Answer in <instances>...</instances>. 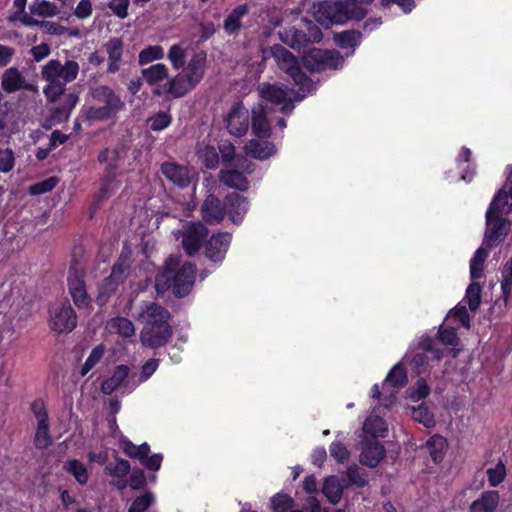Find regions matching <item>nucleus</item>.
<instances>
[{"label": "nucleus", "instance_id": "8", "mask_svg": "<svg viewBox=\"0 0 512 512\" xmlns=\"http://www.w3.org/2000/svg\"><path fill=\"white\" fill-rule=\"evenodd\" d=\"M343 63L344 58L337 50L312 48L302 56V64L310 72L337 70Z\"/></svg>", "mask_w": 512, "mask_h": 512}, {"label": "nucleus", "instance_id": "20", "mask_svg": "<svg viewBox=\"0 0 512 512\" xmlns=\"http://www.w3.org/2000/svg\"><path fill=\"white\" fill-rule=\"evenodd\" d=\"M249 13L248 4L234 7L223 21V30L228 36H237L243 27V18Z\"/></svg>", "mask_w": 512, "mask_h": 512}, {"label": "nucleus", "instance_id": "3", "mask_svg": "<svg viewBox=\"0 0 512 512\" xmlns=\"http://www.w3.org/2000/svg\"><path fill=\"white\" fill-rule=\"evenodd\" d=\"M79 69V64L74 60L62 64L58 59H51L42 67L41 78L47 82L43 87L47 102L55 103L64 95L66 85L77 78Z\"/></svg>", "mask_w": 512, "mask_h": 512}, {"label": "nucleus", "instance_id": "28", "mask_svg": "<svg viewBox=\"0 0 512 512\" xmlns=\"http://www.w3.org/2000/svg\"><path fill=\"white\" fill-rule=\"evenodd\" d=\"M499 501L500 495L498 491H484L480 498L471 503L470 512H495Z\"/></svg>", "mask_w": 512, "mask_h": 512}, {"label": "nucleus", "instance_id": "42", "mask_svg": "<svg viewBox=\"0 0 512 512\" xmlns=\"http://www.w3.org/2000/svg\"><path fill=\"white\" fill-rule=\"evenodd\" d=\"M109 326L117 334L124 338H130L135 334V327L133 322L126 317H115L109 322Z\"/></svg>", "mask_w": 512, "mask_h": 512}, {"label": "nucleus", "instance_id": "56", "mask_svg": "<svg viewBox=\"0 0 512 512\" xmlns=\"http://www.w3.org/2000/svg\"><path fill=\"white\" fill-rule=\"evenodd\" d=\"M487 476L491 487L500 485L506 477V467L504 463L499 460L494 468L487 469Z\"/></svg>", "mask_w": 512, "mask_h": 512}, {"label": "nucleus", "instance_id": "30", "mask_svg": "<svg viewBox=\"0 0 512 512\" xmlns=\"http://www.w3.org/2000/svg\"><path fill=\"white\" fill-rule=\"evenodd\" d=\"M195 87L182 73H179L168 81L165 92L173 98H182Z\"/></svg>", "mask_w": 512, "mask_h": 512}, {"label": "nucleus", "instance_id": "45", "mask_svg": "<svg viewBox=\"0 0 512 512\" xmlns=\"http://www.w3.org/2000/svg\"><path fill=\"white\" fill-rule=\"evenodd\" d=\"M172 123V116L168 111H159L147 119V125L152 131H162Z\"/></svg>", "mask_w": 512, "mask_h": 512}, {"label": "nucleus", "instance_id": "60", "mask_svg": "<svg viewBox=\"0 0 512 512\" xmlns=\"http://www.w3.org/2000/svg\"><path fill=\"white\" fill-rule=\"evenodd\" d=\"M438 339L444 345L456 346L459 342L457 329L450 326H442L438 331Z\"/></svg>", "mask_w": 512, "mask_h": 512}, {"label": "nucleus", "instance_id": "26", "mask_svg": "<svg viewBox=\"0 0 512 512\" xmlns=\"http://www.w3.org/2000/svg\"><path fill=\"white\" fill-rule=\"evenodd\" d=\"M246 153L252 158L264 161L273 156L277 149L270 141L251 139L245 146Z\"/></svg>", "mask_w": 512, "mask_h": 512}, {"label": "nucleus", "instance_id": "48", "mask_svg": "<svg viewBox=\"0 0 512 512\" xmlns=\"http://www.w3.org/2000/svg\"><path fill=\"white\" fill-rule=\"evenodd\" d=\"M294 506L293 498L286 493H277L271 498L273 512H288Z\"/></svg>", "mask_w": 512, "mask_h": 512}, {"label": "nucleus", "instance_id": "59", "mask_svg": "<svg viewBox=\"0 0 512 512\" xmlns=\"http://www.w3.org/2000/svg\"><path fill=\"white\" fill-rule=\"evenodd\" d=\"M168 59L170 60L173 68L175 70H179L185 64V50L180 44L172 45L168 52Z\"/></svg>", "mask_w": 512, "mask_h": 512}, {"label": "nucleus", "instance_id": "49", "mask_svg": "<svg viewBox=\"0 0 512 512\" xmlns=\"http://www.w3.org/2000/svg\"><path fill=\"white\" fill-rule=\"evenodd\" d=\"M481 285L475 280H472V282L469 284V286L466 289V295L465 298L467 299V303L469 306V309L471 311H476L480 304H481Z\"/></svg>", "mask_w": 512, "mask_h": 512}, {"label": "nucleus", "instance_id": "31", "mask_svg": "<svg viewBox=\"0 0 512 512\" xmlns=\"http://www.w3.org/2000/svg\"><path fill=\"white\" fill-rule=\"evenodd\" d=\"M344 487L355 485L363 488L368 485L367 473L356 464L350 465L342 475Z\"/></svg>", "mask_w": 512, "mask_h": 512}, {"label": "nucleus", "instance_id": "6", "mask_svg": "<svg viewBox=\"0 0 512 512\" xmlns=\"http://www.w3.org/2000/svg\"><path fill=\"white\" fill-rule=\"evenodd\" d=\"M271 55L278 68L289 75L294 85L298 87L301 92L299 99L305 98L315 88L313 81L302 71L297 57L287 48L280 44H274L271 47Z\"/></svg>", "mask_w": 512, "mask_h": 512}, {"label": "nucleus", "instance_id": "27", "mask_svg": "<svg viewBox=\"0 0 512 512\" xmlns=\"http://www.w3.org/2000/svg\"><path fill=\"white\" fill-rule=\"evenodd\" d=\"M257 90L263 100L277 105L284 103L288 95L286 87L271 83H262Z\"/></svg>", "mask_w": 512, "mask_h": 512}, {"label": "nucleus", "instance_id": "43", "mask_svg": "<svg viewBox=\"0 0 512 512\" xmlns=\"http://www.w3.org/2000/svg\"><path fill=\"white\" fill-rule=\"evenodd\" d=\"M385 381L395 388L405 387L408 383L405 367L401 363L395 364L388 372Z\"/></svg>", "mask_w": 512, "mask_h": 512}, {"label": "nucleus", "instance_id": "39", "mask_svg": "<svg viewBox=\"0 0 512 512\" xmlns=\"http://www.w3.org/2000/svg\"><path fill=\"white\" fill-rule=\"evenodd\" d=\"M53 443L50 435V423L37 424L33 438L34 446L39 450L47 449Z\"/></svg>", "mask_w": 512, "mask_h": 512}, {"label": "nucleus", "instance_id": "15", "mask_svg": "<svg viewBox=\"0 0 512 512\" xmlns=\"http://www.w3.org/2000/svg\"><path fill=\"white\" fill-rule=\"evenodd\" d=\"M78 102L79 95L76 92L66 94L61 105L50 109V114L45 119L44 127L48 129L67 122Z\"/></svg>", "mask_w": 512, "mask_h": 512}, {"label": "nucleus", "instance_id": "11", "mask_svg": "<svg viewBox=\"0 0 512 512\" xmlns=\"http://www.w3.org/2000/svg\"><path fill=\"white\" fill-rule=\"evenodd\" d=\"M208 228L201 222L188 221L182 227V247L186 255H196L208 237Z\"/></svg>", "mask_w": 512, "mask_h": 512}, {"label": "nucleus", "instance_id": "55", "mask_svg": "<svg viewBox=\"0 0 512 512\" xmlns=\"http://www.w3.org/2000/svg\"><path fill=\"white\" fill-rule=\"evenodd\" d=\"M105 470L110 476L122 479L130 472L131 466L128 460L117 457L115 465H108Z\"/></svg>", "mask_w": 512, "mask_h": 512}, {"label": "nucleus", "instance_id": "61", "mask_svg": "<svg viewBox=\"0 0 512 512\" xmlns=\"http://www.w3.org/2000/svg\"><path fill=\"white\" fill-rule=\"evenodd\" d=\"M30 411L37 419V424L49 423V415L43 399L34 400L30 404Z\"/></svg>", "mask_w": 512, "mask_h": 512}, {"label": "nucleus", "instance_id": "12", "mask_svg": "<svg viewBox=\"0 0 512 512\" xmlns=\"http://www.w3.org/2000/svg\"><path fill=\"white\" fill-rule=\"evenodd\" d=\"M67 284L74 304L79 309L87 308L91 300L86 290L85 273L72 265L68 271Z\"/></svg>", "mask_w": 512, "mask_h": 512}, {"label": "nucleus", "instance_id": "32", "mask_svg": "<svg viewBox=\"0 0 512 512\" xmlns=\"http://www.w3.org/2000/svg\"><path fill=\"white\" fill-rule=\"evenodd\" d=\"M141 76L149 86H155L168 78V68L163 63H157L141 70Z\"/></svg>", "mask_w": 512, "mask_h": 512}, {"label": "nucleus", "instance_id": "29", "mask_svg": "<svg viewBox=\"0 0 512 512\" xmlns=\"http://www.w3.org/2000/svg\"><path fill=\"white\" fill-rule=\"evenodd\" d=\"M130 369L127 365H117L111 377L105 379L101 384L103 394L111 395L115 392L127 379Z\"/></svg>", "mask_w": 512, "mask_h": 512}, {"label": "nucleus", "instance_id": "14", "mask_svg": "<svg viewBox=\"0 0 512 512\" xmlns=\"http://www.w3.org/2000/svg\"><path fill=\"white\" fill-rule=\"evenodd\" d=\"M225 121L227 130L231 135L242 137L249 128L248 110L242 102H237L231 107Z\"/></svg>", "mask_w": 512, "mask_h": 512}, {"label": "nucleus", "instance_id": "53", "mask_svg": "<svg viewBox=\"0 0 512 512\" xmlns=\"http://www.w3.org/2000/svg\"><path fill=\"white\" fill-rule=\"evenodd\" d=\"M154 503V495L151 491H145L142 495L137 496L130 507L128 512H145Z\"/></svg>", "mask_w": 512, "mask_h": 512}, {"label": "nucleus", "instance_id": "34", "mask_svg": "<svg viewBox=\"0 0 512 512\" xmlns=\"http://www.w3.org/2000/svg\"><path fill=\"white\" fill-rule=\"evenodd\" d=\"M362 34L358 30H345L334 34L335 44L342 49H354L361 43Z\"/></svg>", "mask_w": 512, "mask_h": 512}, {"label": "nucleus", "instance_id": "44", "mask_svg": "<svg viewBox=\"0 0 512 512\" xmlns=\"http://www.w3.org/2000/svg\"><path fill=\"white\" fill-rule=\"evenodd\" d=\"M164 58V49L160 45H150L140 51L138 64L144 66L156 60Z\"/></svg>", "mask_w": 512, "mask_h": 512}, {"label": "nucleus", "instance_id": "50", "mask_svg": "<svg viewBox=\"0 0 512 512\" xmlns=\"http://www.w3.org/2000/svg\"><path fill=\"white\" fill-rule=\"evenodd\" d=\"M217 151L221 154L222 162L225 168L234 166L238 155H236L235 146L231 142L224 141L223 143L219 144Z\"/></svg>", "mask_w": 512, "mask_h": 512}, {"label": "nucleus", "instance_id": "54", "mask_svg": "<svg viewBox=\"0 0 512 512\" xmlns=\"http://www.w3.org/2000/svg\"><path fill=\"white\" fill-rule=\"evenodd\" d=\"M408 391L411 401L417 402L425 399L430 394V386L424 378H419Z\"/></svg>", "mask_w": 512, "mask_h": 512}, {"label": "nucleus", "instance_id": "64", "mask_svg": "<svg viewBox=\"0 0 512 512\" xmlns=\"http://www.w3.org/2000/svg\"><path fill=\"white\" fill-rule=\"evenodd\" d=\"M130 265L127 259L120 257L112 266L111 269V278H115L120 280L122 283L126 279L129 274Z\"/></svg>", "mask_w": 512, "mask_h": 512}, {"label": "nucleus", "instance_id": "21", "mask_svg": "<svg viewBox=\"0 0 512 512\" xmlns=\"http://www.w3.org/2000/svg\"><path fill=\"white\" fill-rule=\"evenodd\" d=\"M386 449L379 441L366 443L360 454V463L369 468H375L385 457Z\"/></svg>", "mask_w": 512, "mask_h": 512}, {"label": "nucleus", "instance_id": "38", "mask_svg": "<svg viewBox=\"0 0 512 512\" xmlns=\"http://www.w3.org/2000/svg\"><path fill=\"white\" fill-rule=\"evenodd\" d=\"M30 13L39 17H53L58 13L57 5L47 0H33L29 6Z\"/></svg>", "mask_w": 512, "mask_h": 512}, {"label": "nucleus", "instance_id": "18", "mask_svg": "<svg viewBox=\"0 0 512 512\" xmlns=\"http://www.w3.org/2000/svg\"><path fill=\"white\" fill-rule=\"evenodd\" d=\"M207 54L204 50L194 53L190 58L184 73H182L194 86H197L205 75Z\"/></svg>", "mask_w": 512, "mask_h": 512}, {"label": "nucleus", "instance_id": "62", "mask_svg": "<svg viewBox=\"0 0 512 512\" xmlns=\"http://www.w3.org/2000/svg\"><path fill=\"white\" fill-rule=\"evenodd\" d=\"M116 179H117V177L103 173V175L100 178V186H99V191L97 193L98 200L106 199L110 196V194L114 188Z\"/></svg>", "mask_w": 512, "mask_h": 512}, {"label": "nucleus", "instance_id": "16", "mask_svg": "<svg viewBox=\"0 0 512 512\" xmlns=\"http://www.w3.org/2000/svg\"><path fill=\"white\" fill-rule=\"evenodd\" d=\"M202 219L210 225L219 224L225 217V204L215 196L209 194L201 205Z\"/></svg>", "mask_w": 512, "mask_h": 512}, {"label": "nucleus", "instance_id": "23", "mask_svg": "<svg viewBox=\"0 0 512 512\" xmlns=\"http://www.w3.org/2000/svg\"><path fill=\"white\" fill-rule=\"evenodd\" d=\"M251 127L253 134L260 139H267L271 136V126L263 106L259 105L253 108Z\"/></svg>", "mask_w": 512, "mask_h": 512}, {"label": "nucleus", "instance_id": "58", "mask_svg": "<svg viewBox=\"0 0 512 512\" xmlns=\"http://www.w3.org/2000/svg\"><path fill=\"white\" fill-rule=\"evenodd\" d=\"M21 23L25 26H37L41 28H45L46 32L49 34H55L57 33V28L59 27L58 24L45 21V20H37L31 17L30 15H22L21 17Z\"/></svg>", "mask_w": 512, "mask_h": 512}, {"label": "nucleus", "instance_id": "4", "mask_svg": "<svg viewBox=\"0 0 512 512\" xmlns=\"http://www.w3.org/2000/svg\"><path fill=\"white\" fill-rule=\"evenodd\" d=\"M91 96L102 106L83 107L81 112L88 121H107L113 120L117 114L125 110V102L108 85H99L92 89Z\"/></svg>", "mask_w": 512, "mask_h": 512}, {"label": "nucleus", "instance_id": "2", "mask_svg": "<svg viewBox=\"0 0 512 512\" xmlns=\"http://www.w3.org/2000/svg\"><path fill=\"white\" fill-rule=\"evenodd\" d=\"M374 0H325L318 4L314 12V19L322 27L328 29L334 24H344L348 21L363 20L368 10L365 5H369Z\"/></svg>", "mask_w": 512, "mask_h": 512}, {"label": "nucleus", "instance_id": "5", "mask_svg": "<svg viewBox=\"0 0 512 512\" xmlns=\"http://www.w3.org/2000/svg\"><path fill=\"white\" fill-rule=\"evenodd\" d=\"M196 266L191 262H185L179 269L174 270L166 263L165 269L157 274L155 286L157 291L164 292L172 289L178 298L187 296L195 282Z\"/></svg>", "mask_w": 512, "mask_h": 512}, {"label": "nucleus", "instance_id": "47", "mask_svg": "<svg viewBox=\"0 0 512 512\" xmlns=\"http://www.w3.org/2000/svg\"><path fill=\"white\" fill-rule=\"evenodd\" d=\"M104 353L105 348L102 344L94 347L81 367V376H86L89 373V371L92 370L100 362V360L104 356Z\"/></svg>", "mask_w": 512, "mask_h": 512}, {"label": "nucleus", "instance_id": "40", "mask_svg": "<svg viewBox=\"0 0 512 512\" xmlns=\"http://www.w3.org/2000/svg\"><path fill=\"white\" fill-rule=\"evenodd\" d=\"M501 293L505 303L512 294V257L508 259L501 269Z\"/></svg>", "mask_w": 512, "mask_h": 512}, {"label": "nucleus", "instance_id": "36", "mask_svg": "<svg viewBox=\"0 0 512 512\" xmlns=\"http://www.w3.org/2000/svg\"><path fill=\"white\" fill-rule=\"evenodd\" d=\"M345 488L346 487H344V483L342 481L340 482L336 477H329L324 482L323 494L331 504H337L340 501Z\"/></svg>", "mask_w": 512, "mask_h": 512}, {"label": "nucleus", "instance_id": "1", "mask_svg": "<svg viewBox=\"0 0 512 512\" xmlns=\"http://www.w3.org/2000/svg\"><path fill=\"white\" fill-rule=\"evenodd\" d=\"M170 313L155 302L145 306L139 314V320L144 323L140 333V341L144 347L156 349L165 346L173 335L168 320Z\"/></svg>", "mask_w": 512, "mask_h": 512}, {"label": "nucleus", "instance_id": "22", "mask_svg": "<svg viewBox=\"0 0 512 512\" xmlns=\"http://www.w3.org/2000/svg\"><path fill=\"white\" fill-rule=\"evenodd\" d=\"M1 87L6 93H14L21 89H29L25 78L16 67L6 69L1 78Z\"/></svg>", "mask_w": 512, "mask_h": 512}, {"label": "nucleus", "instance_id": "9", "mask_svg": "<svg viewBox=\"0 0 512 512\" xmlns=\"http://www.w3.org/2000/svg\"><path fill=\"white\" fill-rule=\"evenodd\" d=\"M49 326L52 331L66 334L77 326V315L68 299L55 302L49 307Z\"/></svg>", "mask_w": 512, "mask_h": 512}, {"label": "nucleus", "instance_id": "37", "mask_svg": "<svg viewBox=\"0 0 512 512\" xmlns=\"http://www.w3.org/2000/svg\"><path fill=\"white\" fill-rule=\"evenodd\" d=\"M64 469L67 473L71 474L80 485L87 484L89 474L86 466L80 460H68L65 463Z\"/></svg>", "mask_w": 512, "mask_h": 512}, {"label": "nucleus", "instance_id": "13", "mask_svg": "<svg viewBox=\"0 0 512 512\" xmlns=\"http://www.w3.org/2000/svg\"><path fill=\"white\" fill-rule=\"evenodd\" d=\"M232 241L229 232L213 233L205 242V256L214 264H221Z\"/></svg>", "mask_w": 512, "mask_h": 512}, {"label": "nucleus", "instance_id": "17", "mask_svg": "<svg viewBox=\"0 0 512 512\" xmlns=\"http://www.w3.org/2000/svg\"><path fill=\"white\" fill-rule=\"evenodd\" d=\"M225 212L234 224H240L248 210L247 197L236 192L229 193L224 200Z\"/></svg>", "mask_w": 512, "mask_h": 512}, {"label": "nucleus", "instance_id": "19", "mask_svg": "<svg viewBox=\"0 0 512 512\" xmlns=\"http://www.w3.org/2000/svg\"><path fill=\"white\" fill-rule=\"evenodd\" d=\"M161 172L167 180L180 188H185L191 183L189 169L174 162H165L161 165Z\"/></svg>", "mask_w": 512, "mask_h": 512}, {"label": "nucleus", "instance_id": "7", "mask_svg": "<svg viewBox=\"0 0 512 512\" xmlns=\"http://www.w3.org/2000/svg\"><path fill=\"white\" fill-rule=\"evenodd\" d=\"M279 37L283 43L294 50L300 51L320 42L323 33L313 20L302 18L298 25L287 27L279 32Z\"/></svg>", "mask_w": 512, "mask_h": 512}, {"label": "nucleus", "instance_id": "51", "mask_svg": "<svg viewBox=\"0 0 512 512\" xmlns=\"http://www.w3.org/2000/svg\"><path fill=\"white\" fill-rule=\"evenodd\" d=\"M509 197V191L507 192L504 187L499 189L494 195L487 211H492V213L503 215L504 208L508 205Z\"/></svg>", "mask_w": 512, "mask_h": 512}, {"label": "nucleus", "instance_id": "41", "mask_svg": "<svg viewBox=\"0 0 512 512\" xmlns=\"http://www.w3.org/2000/svg\"><path fill=\"white\" fill-rule=\"evenodd\" d=\"M198 157L206 169L215 170L219 165V153L212 145H205L198 151Z\"/></svg>", "mask_w": 512, "mask_h": 512}, {"label": "nucleus", "instance_id": "35", "mask_svg": "<svg viewBox=\"0 0 512 512\" xmlns=\"http://www.w3.org/2000/svg\"><path fill=\"white\" fill-rule=\"evenodd\" d=\"M489 255V249L479 247L470 259V277L477 280L483 277L484 263Z\"/></svg>", "mask_w": 512, "mask_h": 512}, {"label": "nucleus", "instance_id": "63", "mask_svg": "<svg viewBox=\"0 0 512 512\" xmlns=\"http://www.w3.org/2000/svg\"><path fill=\"white\" fill-rule=\"evenodd\" d=\"M330 455L339 463H345L350 458V452L340 441H333L329 447Z\"/></svg>", "mask_w": 512, "mask_h": 512}, {"label": "nucleus", "instance_id": "46", "mask_svg": "<svg viewBox=\"0 0 512 512\" xmlns=\"http://www.w3.org/2000/svg\"><path fill=\"white\" fill-rule=\"evenodd\" d=\"M412 417L427 428L432 427L435 423L433 413L424 403H421L418 407H414L412 409Z\"/></svg>", "mask_w": 512, "mask_h": 512}, {"label": "nucleus", "instance_id": "52", "mask_svg": "<svg viewBox=\"0 0 512 512\" xmlns=\"http://www.w3.org/2000/svg\"><path fill=\"white\" fill-rule=\"evenodd\" d=\"M121 283L122 282L120 280L111 278V275L106 277L100 285L97 302L104 303L106 299L117 290Z\"/></svg>", "mask_w": 512, "mask_h": 512}, {"label": "nucleus", "instance_id": "57", "mask_svg": "<svg viewBox=\"0 0 512 512\" xmlns=\"http://www.w3.org/2000/svg\"><path fill=\"white\" fill-rule=\"evenodd\" d=\"M58 183V179L56 177H49L44 179L43 181L37 182L29 187V193L31 195H42L47 192L52 191Z\"/></svg>", "mask_w": 512, "mask_h": 512}, {"label": "nucleus", "instance_id": "25", "mask_svg": "<svg viewBox=\"0 0 512 512\" xmlns=\"http://www.w3.org/2000/svg\"><path fill=\"white\" fill-rule=\"evenodd\" d=\"M219 180L229 188L237 189L239 191H247L249 188V181L236 167L226 168L219 173Z\"/></svg>", "mask_w": 512, "mask_h": 512}, {"label": "nucleus", "instance_id": "10", "mask_svg": "<svg viewBox=\"0 0 512 512\" xmlns=\"http://www.w3.org/2000/svg\"><path fill=\"white\" fill-rule=\"evenodd\" d=\"M485 220L483 245L491 249L505 240L510 232L511 223L503 215L492 213V211H486Z\"/></svg>", "mask_w": 512, "mask_h": 512}, {"label": "nucleus", "instance_id": "24", "mask_svg": "<svg viewBox=\"0 0 512 512\" xmlns=\"http://www.w3.org/2000/svg\"><path fill=\"white\" fill-rule=\"evenodd\" d=\"M124 43L121 38H110L105 44L104 48L108 55L109 64L108 72L116 73L120 70Z\"/></svg>", "mask_w": 512, "mask_h": 512}, {"label": "nucleus", "instance_id": "33", "mask_svg": "<svg viewBox=\"0 0 512 512\" xmlns=\"http://www.w3.org/2000/svg\"><path fill=\"white\" fill-rule=\"evenodd\" d=\"M426 448L432 461L436 464L441 463L445 456L447 440L439 434H434L426 441Z\"/></svg>", "mask_w": 512, "mask_h": 512}]
</instances>
